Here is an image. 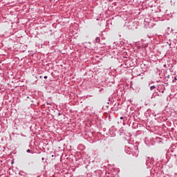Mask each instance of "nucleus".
Listing matches in <instances>:
<instances>
[{
	"label": "nucleus",
	"instance_id": "nucleus-1",
	"mask_svg": "<svg viewBox=\"0 0 177 177\" xmlns=\"http://www.w3.org/2000/svg\"><path fill=\"white\" fill-rule=\"evenodd\" d=\"M95 42H100V39L99 37H97L95 39Z\"/></svg>",
	"mask_w": 177,
	"mask_h": 177
},
{
	"label": "nucleus",
	"instance_id": "nucleus-2",
	"mask_svg": "<svg viewBox=\"0 0 177 177\" xmlns=\"http://www.w3.org/2000/svg\"><path fill=\"white\" fill-rule=\"evenodd\" d=\"M151 91H153V89H156V86H151L150 87Z\"/></svg>",
	"mask_w": 177,
	"mask_h": 177
},
{
	"label": "nucleus",
	"instance_id": "nucleus-3",
	"mask_svg": "<svg viewBox=\"0 0 177 177\" xmlns=\"http://www.w3.org/2000/svg\"><path fill=\"white\" fill-rule=\"evenodd\" d=\"M26 151H27V153H31V150H30V149H28Z\"/></svg>",
	"mask_w": 177,
	"mask_h": 177
},
{
	"label": "nucleus",
	"instance_id": "nucleus-4",
	"mask_svg": "<svg viewBox=\"0 0 177 177\" xmlns=\"http://www.w3.org/2000/svg\"><path fill=\"white\" fill-rule=\"evenodd\" d=\"M48 78V76H44V80H46Z\"/></svg>",
	"mask_w": 177,
	"mask_h": 177
},
{
	"label": "nucleus",
	"instance_id": "nucleus-5",
	"mask_svg": "<svg viewBox=\"0 0 177 177\" xmlns=\"http://www.w3.org/2000/svg\"><path fill=\"white\" fill-rule=\"evenodd\" d=\"M120 120H122V117L120 118Z\"/></svg>",
	"mask_w": 177,
	"mask_h": 177
},
{
	"label": "nucleus",
	"instance_id": "nucleus-6",
	"mask_svg": "<svg viewBox=\"0 0 177 177\" xmlns=\"http://www.w3.org/2000/svg\"><path fill=\"white\" fill-rule=\"evenodd\" d=\"M174 80H176V77H175V79Z\"/></svg>",
	"mask_w": 177,
	"mask_h": 177
}]
</instances>
